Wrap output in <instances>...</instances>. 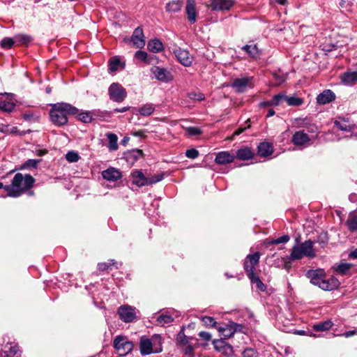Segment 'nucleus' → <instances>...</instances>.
Listing matches in <instances>:
<instances>
[{
    "label": "nucleus",
    "instance_id": "1",
    "mask_svg": "<svg viewBox=\"0 0 357 357\" xmlns=\"http://www.w3.org/2000/svg\"><path fill=\"white\" fill-rule=\"evenodd\" d=\"M35 182L34 178L30 174L24 176L21 173H17L13 177L10 185H6V190L11 197H18L25 191L31 189Z\"/></svg>",
    "mask_w": 357,
    "mask_h": 357
},
{
    "label": "nucleus",
    "instance_id": "31",
    "mask_svg": "<svg viewBox=\"0 0 357 357\" xmlns=\"http://www.w3.org/2000/svg\"><path fill=\"white\" fill-rule=\"evenodd\" d=\"M15 43L19 45H27L32 40L31 36L27 34H17L14 36Z\"/></svg>",
    "mask_w": 357,
    "mask_h": 357
},
{
    "label": "nucleus",
    "instance_id": "15",
    "mask_svg": "<svg viewBox=\"0 0 357 357\" xmlns=\"http://www.w3.org/2000/svg\"><path fill=\"white\" fill-rule=\"evenodd\" d=\"M102 176L105 180L116 181L121 178L122 174L119 169L114 167H109L102 172Z\"/></svg>",
    "mask_w": 357,
    "mask_h": 357
},
{
    "label": "nucleus",
    "instance_id": "14",
    "mask_svg": "<svg viewBox=\"0 0 357 357\" xmlns=\"http://www.w3.org/2000/svg\"><path fill=\"white\" fill-rule=\"evenodd\" d=\"M133 45L137 48H142L145 45L144 36L142 27H137L131 36L130 39Z\"/></svg>",
    "mask_w": 357,
    "mask_h": 357
},
{
    "label": "nucleus",
    "instance_id": "21",
    "mask_svg": "<svg viewBox=\"0 0 357 357\" xmlns=\"http://www.w3.org/2000/svg\"><path fill=\"white\" fill-rule=\"evenodd\" d=\"M235 156L228 151H220L216 154L215 163L218 165H226L232 162Z\"/></svg>",
    "mask_w": 357,
    "mask_h": 357
},
{
    "label": "nucleus",
    "instance_id": "43",
    "mask_svg": "<svg viewBox=\"0 0 357 357\" xmlns=\"http://www.w3.org/2000/svg\"><path fill=\"white\" fill-rule=\"evenodd\" d=\"M15 43V38H4L1 40L0 45L2 48L10 49L13 47L14 43Z\"/></svg>",
    "mask_w": 357,
    "mask_h": 357
},
{
    "label": "nucleus",
    "instance_id": "32",
    "mask_svg": "<svg viewBox=\"0 0 357 357\" xmlns=\"http://www.w3.org/2000/svg\"><path fill=\"white\" fill-rule=\"evenodd\" d=\"M155 107L153 104H146L139 108V112L142 116H149L153 113Z\"/></svg>",
    "mask_w": 357,
    "mask_h": 357
},
{
    "label": "nucleus",
    "instance_id": "28",
    "mask_svg": "<svg viewBox=\"0 0 357 357\" xmlns=\"http://www.w3.org/2000/svg\"><path fill=\"white\" fill-rule=\"evenodd\" d=\"M273 153L272 146L268 142H262L258 146V154L262 157L270 155Z\"/></svg>",
    "mask_w": 357,
    "mask_h": 357
},
{
    "label": "nucleus",
    "instance_id": "23",
    "mask_svg": "<svg viewBox=\"0 0 357 357\" xmlns=\"http://www.w3.org/2000/svg\"><path fill=\"white\" fill-rule=\"evenodd\" d=\"M334 125L337 129L347 132L351 131L354 127V125L348 119H345L344 118H339L337 120H335Z\"/></svg>",
    "mask_w": 357,
    "mask_h": 357
},
{
    "label": "nucleus",
    "instance_id": "46",
    "mask_svg": "<svg viewBox=\"0 0 357 357\" xmlns=\"http://www.w3.org/2000/svg\"><path fill=\"white\" fill-rule=\"evenodd\" d=\"M116 264V261H115L114 259H110L108 262L99 263L98 267L100 271H104L107 270L112 266H114Z\"/></svg>",
    "mask_w": 357,
    "mask_h": 357
},
{
    "label": "nucleus",
    "instance_id": "50",
    "mask_svg": "<svg viewBox=\"0 0 357 357\" xmlns=\"http://www.w3.org/2000/svg\"><path fill=\"white\" fill-rule=\"evenodd\" d=\"M188 98L192 100H195L198 101H202L204 100L205 96L202 93H196V92H190L188 95Z\"/></svg>",
    "mask_w": 357,
    "mask_h": 357
},
{
    "label": "nucleus",
    "instance_id": "51",
    "mask_svg": "<svg viewBox=\"0 0 357 357\" xmlns=\"http://www.w3.org/2000/svg\"><path fill=\"white\" fill-rule=\"evenodd\" d=\"M219 331L222 332L224 336L227 338L232 337L235 332V329L232 326H230L229 328H220Z\"/></svg>",
    "mask_w": 357,
    "mask_h": 357
},
{
    "label": "nucleus",
    "instance_id": "33",
    "mask_svg": "<svg viewBox=\"0 0 357 357\" xmlns=\"http://www.w3.org/2000/svg\"><path fill=\"white\" fill-rule=\"evenodd\" d=\"M332 326V321L330 320H327L324 322L314 324L313 328L316 331H326L329 330Z\"/></svg>",
    "mask_w": 357,
    "mask_h": 357
},
{
    "label": "nucleus",
    "instance_id": "55",
    "mask_svg": "<svg viewBox=\"0 0 357 357\" xmlns=\"http://www.w3.org/2000/svg\"><path fill=\"white\" fill-rule=\"evenodd\" d=\"M185 155L188 158L195 159L198 157L199 152L195 149H188L185 152Z\"/></svg>",
    "mask_w": 357,
    "mask_h": 357
},
{
    "label": "nucleus",
    "instance_id": "59",
    "mask_svg": "<svg viewBox=\"0 0 357 357\" xmlns=\"http://www.w3.org/2000/svg\"><path fill=\"white\" fill-rule=\"evenodd\" d=\"M274 77H275V80L277 82V84H278L282 83L285 80V78H284V77L283 75L280 76V75H275Z\"/></svg>",
    "mask_w": 357,
    "mask_h": 357
},
{
    "label": "nucleus",
    "instance_id": "40",
    "mask_svg": "<svg viewBox=\"0 0 357 357\" xmlns=\"http://www.w3.org/2000/svg\"><path fill=\"white\" fill-rule=\"evenodd\" d=\"M6 348H8V350L5 351L6 355L9 357L17 355L19 351L18 346L12 343L7 344Z\"/></svg>",
    "mask_w": 357,
    "mask_h": 357
},
{
    "label": "nucleus",
    "instance_id": "47",
    "mask_svg": "<svg viewBox=\"0 0 357 357\" xmlns=\"http://www.w3.org/2000/svg\"><path fill=\"white\" fill-rule=\"evenodd\" d=\"M66 158L69 162H75L78 161L79 157L77 152L68 151L66 155Z\"/></svg>",
    "mask_w": 357,
    "mask_h": 357
},
{
    "label": "nucleus",
    "instance_id": "18",
    "mask_svg": "<svg viewBox=\"0 0 357 357\" xmlns=\"http://www.w3.org/2000/svg\"><path fill=\"white\" fill-rule=\"evenodd\" d=\"M291 142L296 146H305L310 142V137L304 131L300 130L294 134Z\"/></svg>",
    "mask_w": 357,
    "mask_h": 357
},
{
    "label": "nucleus",
    "instance_id": "9",
    "mask_svg": "<svg viewBox=\"0 0 357 357\" xmlns=\"http://www.w3.org/2000/svg\"><path fill=\"white\" fill-rule=\"evenodd\" d=\"M151 73L154 75L156 79L161 82H168L173 79L171 73L165 68L153 66L151 68Z\"/></svg>",
    "mask_w": 357,
    "mask_h": 357
},
{
    "label": "nucleus",
    "instance_id": "61",
    "mask_svg": "<svg viewBox=\"0 0 357 357\" xmlns=\"http://www.w3.org/2000/svg\"><path fill=\"white\" fill-rule=\"evenodd\" d=\"M0 197H10L9 195H8V191H7L6 190H4V188H0Z\"/></svg>",
    "mask_w": 357,
    "mask_h": 357
},
{
    "label": "nucleus",
    "instance_id": "11",
    "mask_svg": "<svg viewBox=\"0 0 357 357\" xmlns=\"http://www.w3.org/2000/svg\"><path fill=\"white\" fill-rule=\"evenodd\" d=\"M174 54L182 65L186 67L191 66L193 58L188 50L178 48L174 51Z\"/></svg>",
    "mask_w": 357,
    "mask_h": 357
},
{
    "label": "nucleus",
    "instance_id": "20",
    "mask_svg": "<svg viewBox=\"0 0 357 357\" xmlns=\"http://www.w3.org/2000/svg\"><path fill=\"white\" fill-rule=\"evenodd\" d=\"M354 265L350 263L341 262L333 266L334 271L341 275H349L351 274V270Z\"/></svg>",
    "mask_w": 357,
    "mask_h": 357
},
{
    "label": "nucleus",
    "instance_id": "49",
    "mask_svg": "<svg viewBox=\"0 0 357 357\" xmlns=\"http://www.w3.org/2000/svg\"><path fill=\"white\" fill-rule=\"evenodd\" d=\"M290 238L288 235H283L282 236H280L275 240H273L268 243L269 245L273 244H280V243H284L289 241Z\"/></svg>",
    "mask_w": 357,
    "mask_h": 357
},
{
    "label": "nucleus",
    "instance_id": "64",
    "mask_svg": "<svg viewBox=\"0 0 357 357\" xmlns=\"http://www.w3.org/2000/svg\"><path fill=\"white\" fill-rule=\"evenodd\" d=\"M349 257L354 259H357V248L349 254Z\"/></svg>",
    "mask_w": 357,
    "mask_h": 357
},
{
    "label": "nucleus",
    "instance_id": "45",
    "mask_svg": "<svg viewBox=\"0 0 357 357\" xmlns=\"http://www.w3.org/2000/svg\"><path fill=\"white\" fill-rule=\"evenodd\" d=\"M242 357H259V354L253 348H246L242 352Z\"/></svg>",
    "mask_w": 357,
    "mask_h": 357
},
{
    "label": "nucleus",
    "instance_id": "34",
    "mask_svg": "<svg viewBox=\"0 0 357 357\" xmlns=\"http://www.w3.org/2000/svg\"><path fill=\"white\" fill-rule=\"evenodd\" d=\"M285 102L289 106L298 107L303 103V100L296 96H286Z\"/></svg>",
    "mask_w": 357,
    "mask_h": 357
},
{
    "label": "nucleus",
    "instance_id": "48",
    "mask_svg": "<svg viewBox=\"0 0 357 357\" xmlns=\"http://www.w3.org/2000/svg\"><path fill=\"white\" fill-rule=\"evenodd\" d=\"M185 133L188 136H196L202 134V130L197 127H188Z\"/></svg>",
    "mask_w": 357,
    "mask_h": 357
},
{
    "label": "nucleus",
    "instance_id": "19",
    "mask_svg": "<svg viewBox=\"0 0 357 357\" xmlns=\"http://www.w3.org/2000/svg\"><path fill=\"white\" fill-rule=\"evenodd\" d=\"M335 98V93L331 90L326 89L317 96V101L320 105H326L333 101Z\"/></svg>",
    "mask_w": 357,
    "mask_h": 357
},
{
    "label": "nucleus",
    "instance_id": "57",
    "mask_svg": "<svg viewBox=\"0 0 357 357\" xmlns=\"http://www.w3.org/2000/svg\"><path fill=\"white\" fill-rule=\"evenodd\" d=\"M199 336L206 340V341H209L211 338V335L208 332H206V331H202L199 333Z\"/></svg>",
    "mask_w": 357,
    "mask_h": 357
},
{
    "label": "nucleus",
    "instance_id": "6",
    "mask_svg": "<svg viewBox=\"0 0 357 357\" xmlns=\"http://www.w3.org/2000/svg\"><path fill=\"white\" fill-rule=\"evenodd\" d=\"M109 98L116 102H123L127 96L126 89L119 83H112L109 89Z\"/></svg>",
    "mask_w": 357,
    "mask_h": 357
},
{
    "label": "nucleus",
    "instance_id": "22",
    "mask_svg": "<svg viewBox=\"0 0 357 357\" xmlns=\"http://www.w3.org/2000/svg\"><path fill=\"white\" fill-rule=\"evenodd\" d=\"M132 183L141 187L150 185L149 177H146L144 174L139 171H135L132 174Z\"/></svg>",
    "mask_w": 357,
    "mask_h": 357
},
{
    "label": "nucleus",
    "instance_id": "62",
    "mask_svg": "<svg viewBox=\"0 0 357 357\" xmlns=\"http://www.w3.org/2000/svg\"><path fill=\"white\" fill-rule=\"evenodd\" d=\"M130 109L129 107H122V108H116L114 109V112L115 113H118V112H126L127 111H128Z\"/></svg>",
    "mask_w": 357,
    "mask_h": 357
},
{
    "label": "nucleus",
    "instance_id": "54",
    "mask_svg": "<svg viewBox=\"0 0 357 357\" xmlns=\"http://www.w3.org/2000/svg\"><path fill=\"white\" fill-rule=\"evenodd\" d=\"M164 175L163 174H159L154 176H151L149 177L150 185L158 183L163 179Z\"/></svg>",
    "mask_w": 357,
    "mask_h": 357
},
{
    "label": "nucleus",
    "instance_id": "41",
    "mask_svg": "<svg viewBox=\"0 0 357 357\" xmlns=\"http://www.w3.org/2000/svg\"><path fill=\"white\" fill-rule=\"evenodd\" d=\"M15 107V104L10 101H1L0 109L6 112H11Z\"/></svg>",
    "mask_w": 357,
    "mask_h": 357
},
{
    "label": "nucleus",
    "instance_id": "5",
    "mask_svg": "<svg viewBox=\"0 0 357 357\" xmlns=\"http://www.w3.org/2000/svg\"><path fill=\"white\" fill-rule=\"evenodd\" d=\"M113 345L118 354L124 356L131 352L133 349V344L125 336H116L114 340Z\"/></svg>",
    "mask_w": 357,
    "mask_h": 357
},
{
    "label": "nucleus",
    "instance_id": "29",
    "mask_svg": "<svg viewBox=\"0 0 357 357\" xmlns=\"http://www.w3.org/2000/svg\"><path fill=\"white\" fill-rule=\"evenodd\" d=\"M147 47L151 52L154 53L160 52L164 48L162 43L158 39H153L149 41Z\"/></svg>",
    "mask_w": 357,
    "mask_h": 357
},
{
    "label": "nucleus",
    "instance_id": "24",
    "mask_svg": "<svg viewBox=\"0 0 357 357\" xmlns=\"http://www.w3.org/2000/svg\"><path fill=\"white\" fill-rule=\"evenodd\" d=\"M348 229L351 232L357 231V211H353L349 213L346 222Z\"/></svg>",
    "mask_w": 357,
    "mask_h": 357
},
{
    "label": "nucleus",
    "instance_id": "13",
    "mask_svg": "<svg viewBox=\"0 0 357 357\" xmlns=\"http://www.w3.org/2000/svg\"><path fill=\"white\" fill-rule=\"evenodd\" d=\"M215 349L219 353L227 357H231L233 355V347L223 340H216L213 342Z\"/></svg>",
    "mask_w": 357,
    "mask_h": 357
},
{
    "label": "nucleus",
    "instance_id": "58",
    "mask_svg": "<svg viewBox=\"0 0 357 357\" xmlns=\"http://www.w3.org/2000/svg\"><path fill=\"white\" fill-rule=\"evenodd\" d=\"M259 107L264 108L267 107H273L272 99L271 100L261 102L259 104Z\"/></svg>",
    "mask_w": 357,
    "mask_h": 357
},
{
    "label": "nucleus",
    "instance_id": "39",
    "mask_svg": "<svg viewBox=\"0 0 357 357\" xmlns=\"http://www.w3.org/2000/svg\"><path fill=\"white\" fill-rule=\"evenodd\" d=\"M41 161L40 159L36 160V159H29L26 161L24 162V164L21 166L20 169H32V168H36L38 163H40Z\"/></svg>",
    "mask_w": 357,
    "mask_h": 357
},
{
    "label": "nucleus",
    "instance_id": "60",
    "mask_svg": "<svg viewBox=\"0 0 357 357\" xmlns=\"http://www.w3.org/2000/svg\"><path fill=\"white\" fill-rule=\"evenodd\" d=\"M132 135L136 136V137H145V131L142 130L135 131V132H132Z\"/></svg>",
    "mask_w": 357,
    "mask_h": 357
},
{
    "label": "nucleus",
    "instance_id": "53",
    "mask_svg": "<svg viewBox=\"0 0 357 357\" xmlns=\"http://www.w3.org/2000/svg\"><path fill=\"white\" fill-rule=\"evenodd\" d=\"M203 323L208 326H215L216 325V321L213 317H204L202 318Z\"/></svg>",
    "mask_w": 357,
    "mask_h": 357
},
{
    "label": "nucleus",
    "instance_id": "42",
    "mask_svg": "<svg viewBox=\"0 0 357 357\" xmlns=\"http://www.w3.org/2000/svg\"><path fill=\"white\" fill-rule=\"evenodd\" d=\"M285 98L286 95L282 93L275 95L272 98L273 107H277L281 105L282 102H285Z\"/></svg>",
    "mask_w": 357,
    "mask_h": 357
},
{
    "label": "nucleus",
    "instance_id": "3",
    "mask_svg": "<svg viewBox=\"0 0 357 357\" xmlns=\"http://www.w3.org/2000/svg\"><path fill=\"white\" fill-rule=\"evenodd\" d=\"M314 243L311 240L305 241L298 245H294L291 252L288 257L289 260H298L303 257L313 258L315 257V252L313 248Z\"/></svg>",
    "mask_w": 357,
    "mask_h": 357
},
{
    "label": "nucleus",
    "instance_id": "26",
    "mask_svg": "<svg viewBox=\"0 0 357 357\" xmlns=\"http://www.w3.org/2000/svg\"><path fill=\"white\" fill-rule=\"evenodd\" d=\"M183 5V1L173 0L166 4L165 9L168 13H177L181 10Z\"/></svg>",
    "mask_w": 357,
    "mask_h": 357
},
{
    "label": "nucleus",
    "instance_id": "25",
    "mask_svg": "<svg viewBox=\"0 0 357 357\" xmlns=\"http://www.w3.org/2000/svg\"><path fill=\"white\" fill-rule=\"evenodd\" d=\"M342 83L346 85H353L357 82V72L344 73L341 76Z\"/></svg>",
    "mask_w": 357,
    "mask_h": 357
},
{
    "label": "nucleus",
    "instance_id": "36",
    "mask_svg": "<svg viewBox=\"0 0 357 357\" xmlns=\"http://www.w3.org/2000/svg\"><path fill=\"white\" fill-rule=\"evenodd\" d=\"M248 278L250 280L251 282L256 285L258 289L262 291L266 290V286L256 274H253L252 275L248 276Z\"/></svg>",
    "mask_w": 357,
    "mask_h": 357
},
{
    "label": "nucleus",
    "instance_id": "8",
    "mask_svg": "<svg viewBox=\"0 0 357 357\" xmlns=\"http://www.w3.org/2000/svg\"><path fill=\"white\" fill-rule=\"evenodd\" d=\"M118 314L120 319L126 323L132 322L136 318L135 308L128 305H121L118 309Z\"/></svg>",
    "mask_w": 357,
    "mask_h": 357
},
{
    "label": "nucleus",
    "instance_id": "16",
    "mask_svg": "<svg viewBox=\"0 0 357 357\" xmlns=\"http://www.w3.org/2000/svg\"><path fill=\"white\" fill-rule=\"evenodd\" d=\"M185 12L187 14L188 20L191 23L194 24L197 20V10L196 3L195 0H186Z\"/></svg>",
    "mask_w": 357,
    "mask_h": 357
},
{
    "label": "nucleus",
    "instance_id": "10",
    "mask_svg": "<svg viewBox=\"0 0 357 357\" xmlns=\"http://www.w3.org/2000/svg\"><path fill=\"white\" fill-rule=\"evenodd\" d=\"M312 278L314 280V283L318 284L324 290L330 291L338 286V281L335 278H331L328 280L317 278L314 272L312 273Z\"/></svg>",
    "mask_w": 357,
    "mask_h": 357
},
{
    "label": "nucleus",
    "instance_id": "52",
    "mask_svg": "<svg viewBox=\"0 0 357 357\" xmlns=\"http://www.w3.org/2000/svg\"><path fill=\"white\" fill-rule=\"evenodd\" d=\"M75 115H77L78 120L83 123L89 122V113L88 112L80 113L78 112V113Z\"/></svg>",
    "mask_w": 357,
    "mask_h": 357
},
{
    "label": "nucleus",
    "instance_id": "35",
    "mask_svg": "<svg viewBox=\"0 0 357 357\" xmlns=\"http://www.w3.org/2000/svg\"><path fill=\"white\" fill-rule=\"evenodd\" d=\"M174 319L172 315L162 314L158 317L157 322L161 326H165V324H169L173 322Z\"/></svg>",
    "mask_w": 357,
    "mask_h": 357
},
{
    "label": "nucleus",
    "instance_id": "38",
    "mask_svg": "<svg viewBox=\"0 0 357 357\" xmlns=\"http://www.w3.org/2000/svg\"><path fill=\"white\" fill-rule=\"evenodd\" d=\"M135 58L148 64L151 63V57L144 51H137L135 54Z\"/></svg>",
    "mask_w": 357,
    "mask_h": 357
},
{
    "label": "nucleus",
    "instance_id": "63",
    "mask_svg": "<svg viewBox=\"0 0 357 357\" xmlns=\"http://www.w3.org/2000/svg\"><path fill=\"white\" fill-rule=\"evenodd\" d=\"M184 350H185V354H190L192 353L193 347L192 346L186 344Z\"/></svg>",
    "mask_w": 357,
    "mask_h": 357
},
{
    "label": "nucleus",
    "instance_id": "7",
    "mask_svg": "<svg viewBox=\"0 0 357 357\" xmlns=\"http://www.w3.org/2000/svg\"><path fill=\"white\" fill-rule=\"evenodd\" d=\"M260 259V254L255 252L252 255H248L243 264L245 271L248 276L255 274V271L256 266L259 264Z\"/></svg>",
    "mask_w": 357,
    "mask_h": 357
},
{
    "label": "nucleus",
    "instance_id": "37",
    "mask_svg": "<svg viewBox=\"0 0 357 357\" xmlns=\"http://www.w3.org/2000/svg\"><path fill=\"white\" fill-rule=\"evenodd\" d=\"M242 50L252 57H256L259 54V50L256 45H246L242 47Z\"/></svg>",
    "mask_w": 357,
    "mask_h": 357
},
{
    "label": "nucleus",
    "instance_id": "4",
    "mask_svg": "<svg viewBox=\"0 0 357 357\" xmlns=\"http://www.w3.org/2000/svg\"><path fill=\"white\" fill-rule=\"evenodd\" d=\"M162 351L161 337L153 335L151 339L142 337L140 339V351L142 355L158 353Z\"/></svg>",
    "mask_w": 357,
    "mask_h": 357
},
{
    "label": "nucleus",
    "instance_id": "30",
    "mask_svg": "<svg viewBox=\"0 0 357 357\" xmlns=\"http://www.w3.org/2000/svg\"><path fill=\"white\" fill-rule=\"evenodd\" d=\"M107 138L108 139V149L110 151H116L119 148L117 141L118 137L116 134L109 132L107 134Z\"/></svg>",
    "mask_w": 357,
    "mask_h": 357
},
{
    "label": "nucleus",
    "instance_id": "44",
    "mask_svg": "<svg viewBox=\"0 0 357 357\" xmlns=\"http://www.w3.org/2000/svg\"><path fill=\"white\" fill-rule=\"evenodd\" d=\"M176 342H177V344L180 346H185L186 344H188V338L185 336V335L183 331H181L178 333L177 337H176Z\"/></svg>",
    "mask_w": 357,
    "mask_h": 357
},
{
    "label": "nucleus",
    "instance_id": "27",
    "mask_svg": "<svg viewBox=\"0 0 357 357\" xmlns=\"http://www.w3.org/2000/svg\"><path fill=\"white\" fill-rule=\"evenodd\" d=\"M253 156V153L252 152L250 149L248 147L239 149L236 151V158L241 160H248L252 159Z\"/></svg>",
    "mask_w": 357,
    "mask_h": 357
},
{
    "label": "nucleus",
    "instance_id": "2",
    "mask_svg": "<svg viewBox=\"0 0 357 357\" xmlns=\"http://www.w3.org/2000/svg\"><path fill=\"white\" fill-rule=\"evenodd\" d=\"M78 109L66 102H58L52 106L50 110L51 121L56 126H61L68 122L67 115H75Z\"/></svg>",
    "mask_w": 357,
    "mask_h": 357
},
{
    "label": "nucleus",
    "instance_id": "56",
    "mask_svg": "<svg viewBox=\"0 0 357 357\" xmlns=\"http://www.w3.org/2000/svg\"><path fill=\"white\" fill-rule=\"evenodd\" d=\"M120 63V61L119 59H113L110 61L109 63V68L112 71H115L117 70Z\"/></svg>",
    "mask_w": 357,
    "mask_h": 357
},
{
    "label": "nucleus",
    "instance_id": "12",
    "mask_svg": "<svg viewBox=\"0 0 357 357\" xmlns=\"http://www.w3.org/2000/svg\"><path fill=\"white\" fill-rule=\"evenodd\" d=\"M252 77H241L234 79L231 86L235 89L236 92H244L248 86L252 87Z\"/></svg>",
    "mask_w": 357,
    "mask_h": 357
},
{
    "label": "nucleus",
    "instance_id": "17",
    "mask_svg": "<svg viewBox=\"0 0 357 357\" xmlns=\"http://www.w3.org/2000/svg\"><path fill=\"white\" fill-rule=\"evenodd\" d=\"M234 5L232 0H211V7L214 10H228Z\"/></svg>",
    "mask_w": 357,
    "mask_h": 357
}]
</instances>
